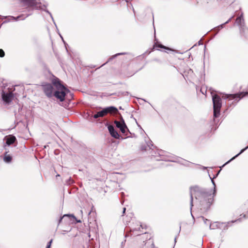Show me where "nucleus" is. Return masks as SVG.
Returning a JSON list of instances; mask_svg holds the SVG:
<instances>
[{
    "label": "nucleus",
    "mask_w": 248,
    "mask_h": 248,
    "mask_svg": "<svg viewBox=\"0 0 248 248\" xmlns=\"http://www.w3.org/2000/svg\"><path fill=\"white\" fill-rule=\"evenodd\" d=\"M207 193L202 189L200 188L199 186H194L191 187L190 188V210H192V208L193 206V196L195 197L196 199H198L201 196L203 197H205Z\"/></svg>",
    "instance_id": "3"
},
{
    "label": "nucleus",
    "mask_w": 248,
    "mask_h": 248,
    "mask_svg": "<svg viewBox=\"0 0 248 248\" xmlns=\"http://www.w3.org/2000/svg\"><path fill=\"white\" fill-rule=\"evenodd\" d=\"M148 145V146L149 147V149H152V147L153 146V145L150 142V144H147Z\"/></svg>",
    "instance_id": "22"
},
{
    "label": "nucleus",
    "mask_w": 248,
    "mask_h": 248,
    "mask_svg": "<svg viewBox=\"0 0 248 248\" xmlns=\"http://www.w3.org/2000/svg\"><path fill=\"white\" fill-rule=\"evenodd\" d=\"M125 210H126V208L125 207L124 208H123V215L125 213Z\"/></svg>",
    "instance_id": "26"
},
{
    "label": "nucleus",
    "mask_w": 248,
    "mask_h": 248,
    "mask_svg": "<svg viewBox=\"0 0 248 248\" xmlns=\"http://www.w3.org/2000/svg\"><path fill=\"white\" fill-rule=\"evenodd\" d=\"M176 238H175V242H176Z\"/></svg>",
    "instance_id": "33"
},
{
    "label": "nucleus",
    "mask_w": 248,
    "mask_h": 248,
    "mask_svg": "<svg viewBox=\"0 0 248 248\" xmlns=\"http://www.w3.org/2000/svg\"><path fill=\"white\" fill-rule=\"evenodd\" d=\"M156 47L161 48H164V49H167V50H170V49L169 48L167 47L163 46L162 45H158L156 46Z\"/></svg>",
    "instance_id": "18"
},
{
    "label": "nucleus",
    "mask_w": 248,
    "mask_h": 248,
    "mask_svg": "<svg viewBox=\"0 0 248 248\" xmlns=\"http://www.w3.org/2000/svg\"><path fill=\"white\" fill-rule=\"evenodd\" d=\"M46 12L48 13L50 15V16H51L52 18L53 19V17L52 16L51 14L48 11H46Z\"/></svg>",
    "instance_id": "27"
},
{
    "label": "nucleus",
    "mask_w": 248,
    "mask_h": 248,
    "mask_svg": "<svg viewBox=\"0 0 248 248\" xmlns=\"http://www.w3.org/2000/svg\"><path fill=\"white\" fill-rule=\"evenodd\" d=\"M210 200L212 201V198H210Z\"/></svg>",
    "instance_id": "32"
},
{
    "label": "nucleus",
    "mask_w": 248,
    "mask_h": 248,
    "mask_svg": "<svg viewBox=\"0 0 248 248\" xmlns=\"http://www.w3.org/2000/svg\"><path fill=\"white\" fill-rule=\"evenodd\" d=\"M69 182H67V184H68V185L71 184V183H72L73 182V181L71 180L70 179L69 180Z\"/></svg>",
    "instance_id": "25"
},
{
    "label": "nucleus",
    "mask_w": 248,
    "mask_h": 248,
    "mask_svg": "<svg viewBox=\"0 0 248 248\" xmlns=\"http://www.w3.org/2000/svg\"><path fill=\"white\" fill-rule=\"evenodd\" d=\"M108 130L112 137L116 139H119L120 135H119L118 132L114 129L113 126L109 125L108 127Z\"/></svg>",
    "instance_id": "8"
},
{
    "label": "nucleus",
    "mask_w": 248,
    "mask_h": 248,
    "mask_svg": "<svg viewBox=\"0 0 248 248\" xmlns=\"http://www.w3.org/2000/svg\"><path fill=\"white\" fill-rule=\"evenodd\" d=\"M126 54V53H118V54H116L114 56V57L118 56V55H124V54Z\"/></svg>",
    "instance_id": "23"
},
{
    "label": "nucleus",
    "mask_w": 248,
    "mask_h": 248,
    "mask_svg": "<svg viewBox=\"0 0 248 248\" xmlns=\"http://www.w3.org/2000/svg\"><path fill=\"white\" fill-rule=\"evenodd\" d=\"M202 220H203L204 223L206 225L210 224L209 228L210 229H215V226H217V223H215L214 224H211L210 223V221L207 219L205 218L204 217H202Z\"/></svg>",
    "instance_id": "11"
},
{
    "label": "nucleus",
    "mask_w": 248,
    "mask_h": 248,
    "mask_svg": "<svg viewBox=\"0 0 248 248\" xmlns=\"http://www.w3.org/2000/svg\"><path fill=\"white\" fill-rule=\"evenodd\" d=\"M52 83L56 87L57 90L54 92V88L51 84H46L43 85V90L45 94L49 98L55 96L61 102L64 100L65 96L69 93L73 95L70 91L61 84V81L58 78L53 80Z\"/></svg>",
    "instance_id": "1"
},
{
    "label": "nucleus",
    "mask_w": 248,
    "mask_h": 248,
    "mask_svg": "<svg viewBox=\"0 0 248 248\" xmlns=\"http://www.w3.org/2000/svg\"><path fill=\"white\" fill-rule=\"evenodd\" d=\"M212 100L214 108V117L217 118L220 115V110L222 106V102L220 97L217 95L212 96Z\"/></svg>",
    "instance_id": "4"
},
{
    "label": "nucleus",
    "mask_w": 248,
    "mask_h": 248,
    "mask_svg": "<svg viewBox=\"0 0 248 248\" xmlns=\"http://www.w3.org/2000/svg\"><path fill=\"white\" fill-rule=\"evenodd\" d=\"M212 182L213 185L214 186V189H215V186H216L215 183L213 179H212ZM215 191H216L215 189H214V193L215 192Z\"/></svg>",
    "instance_id": "24"
},
{
    "label": "nucleus",
    "mask_w": 248,
    "mask_h": 248,
    "mask_svg": "<svg viewBox=\"0 0 248 248\" xmlns=\"http://www.w3.org/2000/svg\"><path fill=\"white\" fill-rule=\"evenodd\" d=\"M242 93H241L240 94H229L227 95V98H229V97H231L233 99L234 98H241V97H243L245 95H243L242 96Z\"/></svg>",
    "instance_id": "15"
},
{
    "label": "nucleus",
    "mask_w": 248,
    "mask_h": 248,
    "mask_svg": "<svg viewBox=\"0 0 248 248\" xmlns=\"http://www.w3.org/2000/svg\"><path fill=\"white\" fill-rule=\"evenodd\" d=\"M52 242V240H50L47 243L46 248H50Z\"/></svg>",
    "instance_id": "20"
},
{
    "label": "nucleus",
    "mask_w": 248,
    "mask_h": 248,
    "mask_svg": "<svg viewBox=\"0 0 248 248\" xmlns=\"http://www.w3.org/2000/svg\"><path fill=\"white\" fill-rule=\"evenodd\" d=\"M239 220H240V219L235 220L234 222H236V221H239Z\"/></svg>",
    "instance_id": "28"
},
{
    "label": "nucleus",
    "mask_w": 248,
    "mask_h": 248,
    "mask_svg": "<svg viewBox=\"0 0 248 248\" xmlns=\"http://www.w3.org/2000/svg\"><path fill=\"white\" fill-rule=\"evenodd\" d=\"M155 157H157V155H153Z\"/></svg>",
    "instance_id": "31"
},
{
    "label": "nucleus",
    "mask_w": 248,
    "mask_h": 248,
    "mask_svg": "<svg viewBox=\"0 0 248 248\" xmlns=\"http://www.w3.org/2000/svg\"><path fill=\"white\" fill-rule=\"evenodd\" d=\"M4 55L5 53L4 51L2 49H0V57H3L4 56Z\"/></svg>",
    "instance_id": "19"
},
{
    "label": "nucleus",
    "mask_w": 248,
    "mask_h": 248,
    "mask_svg": "<svg viewBox=\"0 0 248 248\" xmlns=\"http://www.w3.org/2000/svg\"><path fill=\"white\" fill-rule=\"evenodd\" d=\"M248 148V146L247 147H246L245 148L242 149L239 154H237L233 157H232L230 161H228V162H230V161L233 160L235 157H237L239 155H240L241 154H242L244 151H245ZM228 163V162L226 163Z\"/></svg>",
    "instance_id": "17"
},
{
    "label": "nucleus",
    "mask_w": 248,
    "mask_h": 248,
    "mask_svg": "<svg viewBox=\"0 0 248 248\" xmlns=\"http://www.w3.org/2000/svg\"><path fill=\"white\" fill-rule=\"evenodd\" d=\"M106 110V114L108 113H116L118 111V109L113 106H110L104 108Z\"/></svg>",
    "instance_id": "9"
},
{
    "label": "nucleus",
    "mask_w": 248,
    "mask_h": 248,
    "mask_svg": "<svg viewBox=\"0 0 248 248\" xmlns=\"http://www.w3.org/2000/svg\"><path fill=\"white\" fill-rule=\"evenodd\" d=\"M243 217H246V215H243Z\"/></svg>",
    "instance_id": "30"
},
{
    "label": "nucleus",
    "mask_w": 248,
    "mask_h": 248,
    "mask_svg": "<svg viewBox=\"0 0 248 248\" xmlns=\"http://www.w3.org/2000/svg\"><path fill=\"white\" fill-rule=\"evenodd\" d=\"M115 124H116V126L118 128H119L120 129L122 133L124 134L126 132V131L128 130L127 127L123 119L121 122L115 121Z\"/></svg>",
    "instance_id": "7"
},
{
    "label": "nucleus",
    "mask_w": 248,
    "mask_h": 248,
    "mask_svg": "<svg viewBox=\"0 0 248 248\" xmlns=\"http://www.w3.org/2000/svg\"><path fill=\"white\" fill-rule=\"evenodd\" d=\"M235 24L239 26L241 33L245 35V33L246 32V36H248V29L246 28L245 26L243 13L236 19Z\"/></svg>",
    "instance_id": "5"
},
{
    "label": "nucleus",
    "mask_w": 248,
    "mask_h": 248,
    "mask_svg": "<svg viewBox=\"0 0 248 248\" xmlns=\"http://www.w3.org/2000/svg\"><path fill=\"white\" fill-rule=\"evenodd\" d=\"M138 228H133L131 230V232H133V234L136 235H140L142 233L140 231V228H142V225L140 224H138Z\"/></svg>",
    "instance_id": "10"
},
{
    "label": "nucleus",
    "mask_w": 248,
    "mask_h": 248,
    "mask_svg": "<svg viewBox=\"0 0 248 248\" xmlns=\"http://www.w3.org/2000/svg\"><path fill=\"white\" fill-rule=\"evenodd\" d=\"M163 151H159V152L158 153V155L160 156V158H156V159L157 160H164L169 161H172L170 159H166V158H165V157L164 156V155H163Z\"/></svg>",
    "instance_id": "14"
},
{
    "label": "nucleus",
    "mask_w": 248,
    "mask_h": 248,
    "mask_svg": "<svg viewBox=\"0 0 248 248\" xmlns=\"http://www.w3.org/2000/svg\"><path fill=\"white\" fill-rule=\"evenodd\" d=\"M16 140V138L15 136H12L7 138L6 139V144L8 145H11L14 143Z\"/></svg>",
    "instance_id": "13"
},
{
    "label": "nucleus",
    "mask_w": 248,
    "mask_h": 248,
    "mask_svg": "<svg viewBox=\"0 0 248 248\" xmlns=\"http://www.w3.org/2000/svg\"><path fill=\"white\" fill-rule=\"evenodd\" d=\"M232 16L226 22H225L224 24H222L221 25V27H223V26L225 24L228 23L231 21V20L232 19Z\"/></svg>",
    "instance_id": "21"
},
{
    "label": "nucleus",
    "mask_w": 248,
    "mask_h": 248,
    "mask_svg": "<svg viewBox=\"0 0 248 248\" xmlns=\"http://www.w3.org/2000/svg\"><path fill=\"white\" fill-rule=\"evenodd\" d=\"M21 2H22L25 6H26V8L29 12L28 14L26 15L22 14L17 17H15L13 16H8V19L10 21H15L21 20H24L28 16L32 14V11L33 8H38L37 6V2L36 0H20Z\"/></svg>",
    "instance_id": "2"
},
{
    "label": "nucleus",
    "mask_w": 248,
    "mask_h": 248,
    "mask_svg": "<svg viewBox=\"0 0 248 248\" xmlns=\"http://www.w3.org/2000/svg\"><path fill=\"white\" fill-rule=\"evenodd\" d=\"M62 217H61V218L60 219V220H59V221H60H60H61V220H62Z\"/></svg>",
    "instance_id": "29"
},
{
    "label": "nucleus",
    "mask_w": 248,
    "mask_h": 248,
    "mask_svg": "<svg viewBox=\"0 0 248 248\" xmlns=\"http://www.w3.org/2000/svg\"><path fill=\"white\" fill-rule=\"evenodd\" d=\"M105 111L106 110H105V109L104 108L101 111H100L97 112L96 114H95L93 115V118L95 119H96L99 117H102L104 116L105 115H106V112Z\"/></svg>",
    "instance_id": "12"
},
{
    "label": "nucleus",
    "mask_w": 248,
    "mask_h": 248,
    "mask_svg": "<svg viewBox=\"0 0 248 248\" xmlns=\"http://www.w3.org/2000/svg\"><path fill=\"white\" fill-rule=\"evenodd\" d=\"M13 94L12 92L5 93L3 91L2 92V100L6 103H9L12 101Z\"/></svg>",
    "instance_id": "6"
},
{
    "label": "nucleus",
    "mask_w": 248,
    "mask_h": 248,
    "mask_svg": "<svg viewBox=\"0 0 248 248\" xmlns=\"http://www.w3.org/2000/svg\"><path fill=\"white\" fill-rule=\"evenodd\" d=\"M12 158L9 155H5L4 157L3 160L6 163H10L12 161Z\"/></svg>",
    "instance_id": "16"
}]
</instances>
